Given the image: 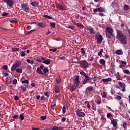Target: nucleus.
I'll return each instance as SVG.
<instances>
[{
  "label": "nucleus",
  "mask_w": 130,
  "mask_h": 130,
  "mask_svg": "<svg viewBox=\"0 0 130 130\" xmlns=\"http://www.w3.org/2000/svg\"><path fill=\"white\" fill-rule=\"evenodd\" d=\"M117 38L119 39V41L123 43V44H127L126 42V37L122 33L120 30H117Z\"/></svg>",
  "instance_id": "1"
},
{
  "label": "nucleus",
  "mask_w": 130,
  "mask_h": 130,
  "mask_svg": "<svg viewBox=\"0 0 130 130\" xmlns=\"http://www.w3.org/2000/svg\"><path fill=\"white\" fill-rule=\"evenodd\" d=\"M106 36L110 39L112 37H115V35L113 34V29L110 27L109 26H107L106 28Z\"/></svg>",
  "instance_id": "2"
},
{
  "label": "nucleus",
  "mask_w": 130,
  "mask_h": 130,
  "mask_svg": "<svg viewBox=\"0 0 130 130\" xmlns=\"http://www.w3.org/2000/svg\"><path fill=\"white\" fill-rule=\"evenodd\" d=\"M4 3L8 6L10 8H12V7H14V5H15V2L14 0H3Z\"/></svg>",
  "instance_id": "3"
},
{
  "label": "nucleus",
  "mask_w": 130,
  "mask_h": 130,
  "mask_svg": "<svg viewBox=\"0 0 130 130\" xmlns=\"http://www.w3.org/2000/svg\"><path fill=\"white\" fill-rule=\"evenodd\" d=\"M95 38L96 39V42L99 44H100L103 40V37L101 35H96Z\"/></svg>",
  "instance_id": "4"
},
{
  "label": "nucleus",
  "mask_w": 130,
  "mask_h": 130,
  "mask_svg": "<svg viewBox=\"0 0 130 130\" xmlns=\"http://www.w3.org/2000/svg\"><path fill=\"white\" fill-rule=\"evenodd\" d=\"M80 82L81 81H80V78L79 77V76L77 75L74 78V85L76 86V87H79V86H80L79 84Z\"/></svg>",
  "instance_id": "5"
},
{
  "label": "nucleus",
  "mask_w": 130,
  "mask_h": 130,
  "mask_svg": "<svg viewBox=\"0 0 130 130\" xmlns=\"http://www.w3.org/2000/svg\"><path fill=\"white\" fill-rule=\"evenodd\" d=\"M75 112L79 117H84V116H86V114L85 113L80 111V110H77L75 111Z\"/></svg>",
  "instance_id": "6"
},
{
  "label": "nucleus",
  "mask_w": 130,
  "mask_h": 130,
  "mask_svg": "<svg viewBox=\"0 0 130 130\" xmlns=\"http://www.w3.org/2000/svg\"><path fill=\"white\" fill-rule=\"evenodd\" d=\"M21 8L24 12H28V11H29V6H28L27 4H22Z\"/></svg>",
  "instance_id": "7"
},
{
  "label": "nucleus",
  "mask_w": 130,
  "mask_h": 130,
  "mask_svg": "<svg viewBox=\"0 0 130 130\" xmlns=\"http://www.w3.org/2000/svg\"><path fill=\"white\" fill-rule=\"evenodd\" d=\"M81 66L83 69H87L88 68V62L87 61H81Z\"/></svg>",
  "instance_id": "8"
},
{
  "label": "nucleus",
  "mask_w": 130,
  "mask_h": 130,
  "mask_svg": "<svg viewBox=\"0 0 130 130\" xmlns=\"http://www.w3.org/2000/svg\"><path fill=\"white\" fill-rule=\"evenodd\" d=\"M94 90V88L93 86H88L86 88L85 92L86 93H88V94H91V92H92Z\"/></svg>",
  "instance_id": "9"
},
{
  "label": "nucleus",
  "mask_w": 130,
  "mask_h": 130,
  "mask_svg": "<svg viewBox=\"0 0 130 130\" xmlns=\"http://www.w3.org/2000/svg\"><path fill=\"white\" fill-rule=\"evenodd\" d=\"M56 7L61 11H66V10H67V6L66 5H58L56 6Z\"/></svg>",
  "instance_id": "10"
},
{
  "label": "nucleus",
  "mask_w": 130,
  "mask_h": 130,
  "mask_svg": "<svg viewBox=\"0 0 130 130\" xmlns=\"http://www.w3.org/2000/svg\"><path fill=\"white\" fill-rule=\"evenodd\" d=\"M111 123H112L113 127H115L117 126V119H113V120L111 119Z\"/></svg>",
  "instance_id": "11"
},
{
  "label": "nucleus",
  "mask_w": 130,
  "mask_h": 130,
  "mask_svg": "<svg viewBox=\"0 0 130 130\" xmlns=\"http://www.w3.org/2000/svg\"><path fill=\"white\" fill-rule=\"evenodd\" d=\"M115 67V66L114 64H112L110 68L111 73L112 74H113V73H114L115 72V69H114Z\"/></svg>",
  "instance_id": "12"
},
{
  "label": "nucleus",
  "mask_w": 130,
  "mask_h": 130,
  "mask_svg": "<svg viewBox=\"0 0 130 130\" xmlns=\"http://www.w3.org/2000/svg\"><path fill=\"white\" fill-rule=\"evenodd\" d=\"M86 79H85L83 83H82V85H85V84H87V83H88V82H89V81H90V80H91V78H90V77L88 76V78H85Z\"/></svg>",
  "instance_id": "13"
},
{
  "label": "nucleus",
  "mask_w": 130,
  "mask_h": 130,
  "mask_svg": "<svg viewBox=\"0 0 130 130\" xmlns=\"http://www.w3.org/2000/svg\"><path fill=\"white\" fill-rule=\"evenodd\" d=\"M102 81H103V82L104 83H106L107 82H111L112 81V79L111 78H108L106 79H103Z\"/></svg>",
  "instance_id": "14"
},
{
  "label": "nucleus",
  "mask_w": 130,
  "mask_h": 130,
  "mask_svg": "<svg viewBox=\"0 0 130 130\" xmlns=\"http://www.w3.org/2000/svg\"><path fill=\"white\" fill-rule=\"evenodd\" d=\"M37 26H39V27H41L42 28H45V23L44 22H41L37 24Z\"/></svg>",
  "instance_id": "15"
},
{
  "label": "nucleus",
  "mask_w": 130,
  "mask_h": 130,
  "mask_svg": "<svg viewBox=\"0 0 130 130\" xmlns=\"http://www.w3.org/2000/svg\"><path fill=\"white\" fill-rule=\"evenodd\" d=\"M43 76H46V73L49 72V70L48 69L45 68L43 70Z\"/></svg>",
  "instance_id": "16"
},
{
  "label": "nucleus",
  "mask_w": 130,
  "mask_h": 130,
  "mask_svg": "<svg viewBox=\"0 0 130 130\" xmlns=\"http://www.w3.org/2000/svg\"><path fill=\"white\" fill-rule=\"evenodd\" d=\"M43 63H45V64H50V59H47L43 61Z\"/></svg>",
  "instance_id": "17"
},
{
  "label": "nucleus",
  "mask_w": 130,
  "mask_h": 130,
  "mask_svg": "<svg viewBox=\"0 0 130 130\" xmlns=\"http://www.w3.org/2000/svg\"><path fill=\"white\" fill-rule=\"evenodd\" d=\"M26 88H28V85L24 84L21 86V89L23 91H26L27 89Z\"/></svg>",
  "instance_id": "18"
},
{
  "label": "nucleus",
  "mask_w": 130,
  "mask_h": 130,
  "mask_svg": "<svg viewBox=\"0 0 130 130\" xmlns=\"http://www.w3.org/2000/svg\"><path fill=\"white\" fill-rule=\"evenodd\" d=\"M124 11H128L129 10V6L128 5H125L123 6Z\"/></svg>",
  "instance_id": "19"
},
{
  "label": "nucleus",
  "mask_w": 130,
  "mask_h": 130,
  "mask_svg": "<svg viewBox=\"0 0 130 130\" xmlns=\"http://www.w3.org/2000/svg\"><path fill=\"white\" fill-rule=\"evenodd\" d=\"M74 25H75V26H78L79 28H82L84 27L83 24L80 23H74Z\"/></svg>",
  "instance_id": "20"
},
{
  "label": "nucleus",
  "mask_w": 130,
  "mask_h": 130,
  "mask_svg": "<svg viewBox=\"0 0 130 130\" xmlns=\"http://www.w3.org/2000/svg\"><path fill=\"white\" fill-rule=\"evenodd\" d=\"M42 69H40V68H38L37 69V73L38 74H39L40 75H44V74H43V72H42V70H41Z\"/></svg>",
  "instance_id": "21"
},
{
  "label": "nucleus",
  "mask_w": 130,
  "mask_h": 130,
  "mask_svg": "<svg viewBox=\"0 0 130 130\" xmlns=\"http://www.w3.org/2000/svg\"><path fill=\"white\" fill-rule=\"evenodd\" d=\"M20 64H21V61H17L15 62V63H14V65L16 68H19Z\"/></svg>",
  "instance_id": "22"
},
{
  "label": "nucleus",
  "mask_w": 130,
  "mask_h": 130,
  "mask_svg": "<svg viewBox=\"0 0 130 130\" xmlns=\"http://www.w3.org/2000/svg\"><path fill=\"white\" fill-rule=\"evenodd\" d=\"M98 10L99 12H100V13H104V12H105V9L102 7L99 8Z\"/></svg>",
  "instance_id": "23"
},
{
  "label": "nucleus",
  "mask_w": 130,
  "mask_h": 130,
  "mask_svg": "<svg viewBox=\"0 0 130 130\" xmlns=\"http://www.w3.org/2000/svg\"><path fill=\"white\" fill-rule=\"evenodd\" d=\"M80 75H81L82 76H83V77H85V78H88V75H87V74H86V73L83 72V71H81L80 72Z\"/></svg>",
  "instance_id": "24"
},
{
  "label": "nucleus",
  "mask_w": 130,
  "mask_h": 130,
  "mask_svg": "<svg viewBox=\"0 0 130 130\" xmlns=\"http://www.w3.org/2000/svg\"><path fill=\"white\" fill-rule=\"evenodd\" d=\"M99 62L101 64L104 66V64H105V60H104V59H101Z\"/></svg>",
  "instance_id": "25"
},
{
  "label": "nucleus",
  "mask_w": 130,
  "mask_h": 130,
  "mask_svg": "<svg viewBox=\"0 0 130 130\" xmlns=\"http://www.w3.org/2000/svg\"><path fill=\"white\" fill-rule=\"evenodd\" d=\"M44 18H45V19H48L49 20H52V17H51V16H49L47 15H44L43 16Z\"/></svg>",
  "instance_id": "26"
},
{
  "label": "nucleus",
  "mask_w": 130,
  "mask_h": 130,
  "mask_svg": "<svg viewBox=\"0 0 130 130\" xmlns=\"http://www.w3.org/2000/svg\"><path fill=\"white\" fill-rule=\"evenodd\" d=\"M77 85H72L71 87V90H72V93H73V92H74V91H75V90H76V89H77Z\"/></svg>",
  "instance_id": "27"
},
{
  "label": "nucleus",
  "mask_w": 130,
  "mask_h": 130,
  "mask_svg": "<svg viewBox=\"0 0 130 130\" xmlns=\"http://www.w3.org/2000/svg\"><path fill=\"white\" fill-rule=\"evenodd\" d=\"M88 31L90 32V34H95V32H94V29L92 28H88Z\"/></svg>",
  "instance_id": "28"
},
{
  "label": "nucleus",
  "mask_w": 130,
  "mask_h": 130,
  "mask_svg": "<svg viewBox=\"0 0 130 130\" xmlns=\"http://www.w3.org/2000/svg\"><path fill=\"white\" fill-rule=\"evenodd\" d=\"M60 90L58 86H55V92L56 93H59Z\"/></svg>",
  "instance_id": "29"
},
{
  "label": "nucleus",
  "mask_w": 130,
  "mask_h": 130,
  "mask_svg": "<svg viewBox=\"0 0 130 130\" xmlns=\"http://www.w3.org/2000/svg\"><path fill=\"white\" fill-rule=\"evenodd\" d=\"M121 53H122V51H121V50H117L116 51V54L121 55Z\"/></svg>",
  "instance_id": "30"
},
{
  "label": "nucleus",
  "mask_w": 130,
  "mask_h": 130,
  "mask_svg": "<svg viewBox=\"0 0 130 130\" xmlns=\"http://www.w3.org/2000/svg\"><path fill=\"white\" fill-rule=\"evenodd\" d=\"M81 54L82 55H85V53H86V52L85 51V49L83 48H81Z\"/></svg>",
  "instance_id": "31"
},
{
  "label": "nucleus",
  "mask_w": 130,
  "mask_h": 130,
  "mask_svg": "<svg viewBox=\"0 0 130 130\" xmlns=\"http://www.w3.org/2000/svg\"><path fill=\"white\" fill-rule=\"evenodd\" d=\"M102 53H103V49H101L100 51L98 52V55L101 56Z\"/></svg>",
  "instance_id": "32"
},
{
  "label": "nucleus",
  "mask_w": 130,
  "mask_h": 130,
  "mask_svg": "<svg viewBox=\"0 0 130 130\" xmlns=\"http://www.w3.org/2000/svg\"><path fill=\"white\" fill-rule=\"evenodd\" d=\"M95 103L98 104V105H100L101 104V100H96L95 101Z\"/></svg>",
  "instance_id": "33"
},
{
  "label": "nucleus",
  "mask_w": 130,
  "mask_h": 130,
  "mask_svg": "<svg viewBox=\"0 0 130 130\" xmlns=\"http://www.w3.org/2000/svg\"><path fill=\"white\" fill-rule=\"evenodd\" d=\"M123 73H124V74H126V75H129V71L127 69H125L124 70H123Z\"/></svg>",
  "instance_id": "34"
},
{
  "label": "nucleus",
  "mask_w": 130,
  "mask_h": 130,
  "mask_svg": "<svg viewBox=\"0 0 130 130\" xmlns=\"http://www.w3.org/2000/svg\"><path fill=\"white\" fill-rule=\"evenodd\" d=\"M56 82L57 84H59L61 82V79H60V78H57L56 79Z\"/></svg>",
  "instance_id": "35"
},
{
  "label": "nucleus",
  "mask_w": 130,
  "mask_h": 130,
  "mask_svg": "<svg viewBox=\"0 0 130 130\" xmlns=\"http://www.w3.org/2000/svg\"><path fill=\"white\" fill-rule=\"evenodd\" d=\"M33 7H35V8L38 7V3L36 1L33 2Z\"/></svg>",
  "instance_id": "36"
},
{
  "label": "nucleus",
  "mask_w": 130,
  "mask_h": 130,
  "mask_svg": "<svg viewBox=\"0 0 130 130\" xmlns=\"http://www.w3.org/2000/svg\"><path fill=\"white\" fill-rule=\"evenodd\" d=\"M107 94L106 93V92L103 91L102 93V97L103 98H106Z\"/></svg>",
  "instance_id": "37"
},
{
  "label": "nucleus",
  "mask_w": 130,
  "mask_h": 130,
  "mask_svg": "<svg viewBox=\"0 0 130 130\" xmlns=\"http://www.w3.org/2000/svg\"><path fill=\"white\" fill-rule=\"evenodd\" d=\"M25 51H22L20 53L21 54V56L23 57V56H25V55H26V54L25 53Z\"/></svg>",
  "instance_id": "38"
},
{
  "label": "nucleus",
  "mask_w": 130,
  "mask_h": 130,
  "mask_svg": "<svg viewBox=\"0 0 130 130\" xmlns=\"http://www.w3.org/2000/svg\"><path fill=\"white\" fill-rule=\"evenodd\" d=\"M19 118L20 119H21V120H24V115L22 114H20L19 115Z\"/></svg>",
  "instance_id": "39"
},
{
  "label": "nucleus",
  "mask_w": 130,
  "mask_h": 130,
  "mask_svg": "<svg viewBox=\"0 0 130 130\" xmlns=\"http://www.w3.org/2000/svg\"><path fill=\"white\" fill-rule=\"evenodd\" d=\"M37 61H38L39 62H42V60H41V57H38L37 58Z\"/></svg>",
  "instance_id": "40"
},
{
  "label": "nucleus",
  "mask_w": 130,
  "mask_h": 130,
  "mask_svg": "<svg viewBox=\"0 0 130 130\" xmlns=\"http://www.w3.org/2000/svg\"><path fill=\"white\" fill-rule=\"evenodd\" d=\"M127 124H126V122H124L123 124V127H124V128L125 129H126V128H127V127L126 126Z\"/></svg>",
  "instance_id": "41"
},
{
  "label": "nucleus",
  "mask_w": 130,
  "mask_h": 130,
  "mask_svg": "<svg viewBox=\"0 0 130 130\" xmlns=\"http://www.w3.org/2000/svg\"><path fill=\"white\" fill-rule=\"evenodd\" d=\"M16 69H17V67L14 65V64H13V65L11 67V71H15Z\"/></svg>",
  "instance_id": "42"
},
{
  "label": "nucleus",
  "mask_w": 130,
  "mask_h": 130,
  "mask_svg": "<svg viewBox=\"0 0 130 130\" xmlns=\"http://www.w3.org/2000/svg\"><path fill=\"white\" fill-rule=\"evenodd\" d=\"M50 25L52 28H55V23H50Z\"/></svg>",
  "instance_id": "43"
},
{
  "label": "nucleus",
  "mask_w": 130,
  "mask_h": 130,
  "mask_svg": "<svg viewBox=\"0 0 130 130\" xmlns=\"http://www.w3.org/2000/svg\"><path fill=\"white\" fill-rule=\"evenodd\" d=\"M122 92H125V84L123 83V86L122 87Z\"/></svg>",
  "instance_id": "44"
},
{
  "label": "nucleus",
  "mask_w": 130,
  "mask_h": 130,
  "mask_svg": "<svg viewBox=\"0 0 130 130\" xmlns=\"http://www.w3.org/2000/svg\"><path fill=\"white\" fill-rule=\"evenodd\" d=\"M41 120H45L46 119V116H42L40 117Z\"/></svg>",
  "instance_id": "45"
},
{
  "label": "nucleus",
  "mask_w": 130,
  "mask_h": 130,
  "mask_svg": "<svg viewBox=\"0 0 130 130\" xmlns=\"http://www.w3.org/2000/svg\"><path fill=\"white\" fill-rule=\"evenodd\" d=\"M49 92H44L45 96H46V97H47L48 98H49Z\"/></svg>",
  "instance_id": "46"
},
{
  "label": "nucleus",
  "mask_w": 130,
  "mask_h": 130,
  "mask_svg": "<svg viewBox=\"0 0 130 130\" xmlns=\"http://www.w3.org/2000/svg\"><path fill=\"white\" fill-rule=\"evenodd\" d=\"M112 114H111V113H108L107 114V117L108 118H109L110 117H112Z\"/></svg>",
  "instance_id": "47"
},
{
  "label": "nucleus",
  "mask_w": 130,
  "mask_h": 130,
  "mask_svg": "<svg viewBox=\"0 0 130 130\" xmlns=\"http://www.w3.org/2000/svg\"><path fill=\"white\" fill-rule=\"evenodd\" d=\"M8 15H9V13H8L7 12H3L2 13L3 17H6V16H8Z\"/></svg>",
  "instance_id": "48"
},
{
  "label": "nucleus",
  "mask_w": 130,
  "mask_h": 130,
  "mask_svg": "<svg viewBox=\"0 0 130 130\" xmlns=\"http://www.w3.org/2000/svg\"><path fill=\"white\" fill-rule=\"evenodd\" d=\"M59 129V127L56 126H54L52 128V130H58Z\"/></svg>",
  "instance_id": "49"
},
{
  "label": "nucleus",
  "mask_w": 130,
  "mask_h": 130,
  "mask_svg": "<svg viewBox=\"0 0 130 130\" xmlns=\"http://www.w3.org/2000/svg\"><path fill=\"white\" fill-rule=\"evenodd\" d=\"M12 51L15 52V51H19V48H12Z\"/></svg>",
  "instance_id": "50"
},
{
  "label": "nucleus",
  "mask_w": 130,
  "mask_h": 130,
  "mask_svg": "<svg viewBox=\"0 0 130 130\" xmlns=\"http://www.w3.org/2000/svg\"><path fill=\"white\" fill-rule=\"evenodd\" d=\"M22 83L23 84H28V83H29V81H28V80H25L24 81H22Z\"/></svg>",
  "instance_id": "51"
},
{
  "label": "nucleus",
  "mask_w": 130,
  "mask_h": 130,
  "mask_svg": "<svg viewBox=\"0 0 130 130\" xmlns=\"http://www.w3.org/2000/svg\"><path fill=\"white\" fill-rule=\"evenodd\" d=\"M16 72H17V73H21L22 71L21 69H17L16 70Z\"/></svg>",
  "instance_id": "52"
},
{
  "label": "nucleus",
  "mask_w": 130,
  "mask_h": 130,
  "mask_svg": "<svg viewBox=\"0 0 130 130\" xmlns=\"http://www.w3.org/2000/svg\"><path fill=\"white\" fill-rule=\"evenodd\" d=\"M27 62L28 63H31V64H33V61H31V60L28 59L26 60Z\"/></svg>",
  "instance_id": "53"
},
{
  "label": "nucleus",
  "mask_w": 130,
  "mask_h": 130,
  "mask_svg": "<svg viewBox=\"0 0 130 130\" xmlns=\"http://www.w3.org/2000/svg\"><path fill=\"white\" fill-rule=\"evenodd\" d=\"M3 69L5 70V71H7L8 70V66L7 65H5L3 66Z\"/></svg>",
  "instance_id": "54"
},
{
  "label": "nucleus",
  "mask_w": 130,
  "mask_h": 130,
  "mask_svg": "<svg viewBox=\"0 0 130 130\" xmlns=\"http://www.w3.org/2000/svg\"><path fill=\"white\" fill-rule=\"evenodd\" d=\"M56 50H57V49L55 48V49H50L49 51H52L53 52H55V51H56Z\"/></svg>",
  "instance_id": "55"
},
{
  "label": "nucleus",
  "mask_w": 130,
  "mask_h": 130,
  "mask_svg": "<svg viewBox=\"0 0 130 130\" xmlns=\"http://www.w3.org/2000/svg\"><path fill=\"white\" fill-rule=\"evenodd\" d=\"M119 87H120L121 88H122V86H123V83H122V82H118Z\"/></svg>",
  "instance_id": "56"
},
{
  "label": "nucleus",
  "mask_w": 130,
  "mask_h": 130,
  "mask_svg": "<svg viewBox=\"0 0 130 130\" xmlns=\"http://www.w3.org/2000/svg\"><path fill=\"white\" fill-rule=\"evenodd\" d=\"M12 83L14 84V85H16V84L18 83V81H17V79H14L13 80Z\"/></svg>",
  "instance_id": "57"
},
{
  "label": "nucleus",
  "mask_w": 130,
  "mask_h": 130,
  "mask_svg": "<svg viewBox=\"0 0 130 130\" xmlns=\"http://www.w3.org/2000/svg\"><path fill=\"white\" fill-rule=\"evenodd\" d=\"M92 80L94 81H97V80H98V77H97V76L93 77V78H92Z\"/></svg>",
  "instance_id": "58"
},
{
  "label": "nucleus",
  "mask_w": 130,
  "mask_h": 130,
  "mask_svg": "<svg viewBox=\"0 0 130 130\" xmlns=\"http://www.w3.org/2000/svg\"><path fill=\"white\" fill-rule=\"evenodd\" d=\"M12 117L14 119L19 118V115H14L12 116Z\"/></svg>",
  "instance_id": "59"
},
{
  "label": "nucleus",
  "mask_w": 130,
  "mask_h": 130,
  "mask_svg": "<svg viewBox=\"0 0 130 130\" xmlns=\"http://www.w3.org/2000/svg\"><path fill=\"white\" fill-rule=\"evenodd\" d=\"M2 74L3 75H4L5 77H8V76H9V73L8 72H3Z\"/></svg>",
  "instance_id": "60"
},
{
  "label": "nucleus",
  "mask_w": 130,
  "mask_h": 130,
  "mask_svg": "<svg viewBox=\"0 0 130 130\" xmlns=\"http://www.w3.org/2000/svg\"><path fill=\"white\" fill-rule=\"evenodd\" d=\"M66 108L64 106H63L62 107V112H63V113H66Z\"/></svg>",
  "instance_id": "61"
},
{
  "label": "nucleus",
  "mask_w": 130,
  "mask_h": 130,
  "mask_svg": "<svg viewBox=\"0 0 130 130\" xmlns=\"http://www.w3.org/2000/svg\"><path fill=\"white\" fill-rule=\"evenodd\" d=\"M17 22L18 21L17 20V19L11 20V23H17Z\"/></svg>",
  "instance_id": "62"
},
{
  "label": "nucleus",
  "mask_w": 130,
  "mask_h": 130,
  "mask_svg": "<svg viewBox=\"0 0 130 130\" xmlns=\"http://www.w3.org/2000/svg\"><path fill=\"white\" fill-rule=\"evenodd\" d=\"M93 13H97V12H99L98 8L93 9Z\"/></svg>",
  "instance_id": "63"
},
{
  "label": "nucleus",
  "mask_w": 130,
  "mask_h": 130,
  "mask_svg": "<svg viewBox=\"0 0 130 130\" xmlns=\"http://www.w3.org/2000/svg\"><path fill=\"white\" fill-rule=\"evenodd\" d=\"M39 129H40V127H33V130H39Z\"/></svg>",
  "instance_id": "64"
}]
</instances>
